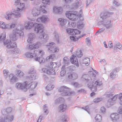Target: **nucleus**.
<instances>
[{
  "label": "nucleus",
  "instance_id": "1",
  "mask_svg": "<svg viewBox=\"0 0 122 122\" xmlns=\"http://www.w3.org/2000/svg\"><path fill=\"white\" fill-rule=\"evenodd\" d=\"M113 13L109 11H104L101 12L100 15V18L102 20H104L103 26L107 29L111 28L112 26L111 20L106 19L110 16V15L113 14Z\"/></svg>",
  "mask_w": 122,
  "mask_h": 122
},
{
  "label": "nucleus",
  "instance_id": "2",
  "mask_svg": "<svg viewBox=\"0 0 122 122\" xmlns=\"http://www.w3.org/2000/svg\"><path fill=\"white\" fill-rule=\"evenodd\" d=\"M11 111L10 107H8L6 110H2L1 112L3 116L0 117V122H10L12 121L14 117L10 113Z\"/></svg>",
  "mask_w": 122,
  "mask_h": 122
},
{
  "label": "nucleus",
  "instance_id": "3",
  "mask_svg": "<svg viewBox=\"0 0 122 122\" xmlns=\"http://www.w3.org/2000/svg\"><path fill=\"white\" fill-rule=\"evenodd\" d=\"M82 10L81 9L79 13L75 11H67L66 13V17L69 19L72 20H76L79 17L80 20H83V18L82 15Z\"/></svg>",
  "mask_w": 122,
  "mask_h": 122
},
{
  "label": "nucleus",
  "instance_id": "4",
  "mask_svg": "<svg viewBox=\"0 0 122 122\" xmlns=\"http://www.w3.org/2000/svg\"><path fill=\"white\" fill-rule=\"evenodd\" d=\"M12 34L9 35L10 38L12 41H15L17 38V35L20 36H22L24 35L23 32L21 30H20L17 27L13 28Z\"/></svg>",
  "mask_w": 122,
  "mask_h": 122
},
{
  "label": "nucleus",
  "instance_id": "5",
  "mask_svg": "<svg viewBox=\"0 0 122 122\" xmlns=\"http://www.w3.org/2000/svg\"><path fill=\"white\" fill-rule=\"evenodd\" d=\"M17 24V23L15 22L6 24L3 21H0V28L4 30L11 29L15 28Z\"/></svg>",
  "mask_w": 122,
  "mask_h": 122
},
{
  "label": "nucleus",
  "instance_id": "6",
  "mask_svg": "<svg viewBox=\"0 0 122 122\" xmlns=\"http://www.w3.org/2000/svg\"><path fill=\"white\" fill-rule=\"evenodd\" d=\"M70 90V88L65 86H61L58 89L59 92H62L61 93V95L64 96H70L73 94V92H69Z\"/></svg>",
  "mask_w": 122,
  "mask_h": 122
},
{
  "label": "nucleus",
  "instance_id": "7",
  "mask_svg": "<svg viewBox=\"0 0 122 122\" xmlns=\"http://www.w3.org/2000/svg\"><path fill=\"white\" fill-rule=\"evenodd\" d=\"M102 84V81H97L95 82H93L92 84H88L87 85V86L91 91L95 92L97 91V87L101 86Z\"/></svg>",
  "mask_w": 122,
  "mask_h": 122
},
{
  "label": "nucleus",
  "instance_id": "8",
  "mask_svg": "<svg viewBox=\"0 0 122 122\" xmlns=\"http://www.w3.org/2000/svg\"><path fill=\"white\" fill-rule=\"evenodd\" d=\"M55 46V43L53 42L48 43L46 45L48 48V51L52 53H55L58 51L59 48Z\"/></svg>",
  "mask_w": 122,
  "mask_h": 122
},
{
  "label": "nucleus",
  "instance_id": "9",
  "mask_svg": "<svg viewBox=\"0 0 122 122\" xmlns=\"http://www.w3.org/2000/svg\"><path fill=\"white\" fill-rule=\"evenodd\" d=\"M4 44L6 47L8 48H14L16 46V44L15 42L12 41L10 40H7L4 42Z\"/></svg>",
  "mask_w": 122,
  "mask_h": 122
},
{
  "label": "nucleus",
  "instance_id": "10",
  "mask_svg": "<svg viewBox=\"0 0 122 122\" xmlns=\"http://www.w3.org/2000/svg\"><path fill=\"white\" fill-rule=\"evenodd\" d=\"M26 82L23 83H17L16 84L15 87L18 90H21L24 91H26Z\"/></svg>",
  "mask_w": 122,
  "mask_h": 122
},
{
  "label": "nucleus",
  "instance_id": "11",
  "mask_svg": "<svg viewBox=\"0 0 122 122\" xmlns=\"http://www.w3.org/2000/svg\"><path fill=\"white\" fill-rule=\"evenodd\" d=\"M77 74L75 72L69 73L68 74L67 79L69 81L75 80L77 79Z\"/></svg>",
  "mask_w": 122,
  "mask_h": 122
},
{
  "label": "nucleus",
  "instance_id": "12",
  "mask_svg": "<svg viewBox=\"0 0 122 122\" xmlns=\"http://www.w3.org/2000/svg\"><path fill=\"white\" fill-rule=\"evenodd\" d=\"M26 91L28 89L30 88L31 89H34L37 86V83L36 82H33L29 83L27 82H26Z\"/></svg>",
  "mask_w": 122,
  "mask_h": 122
},
{
  "label": "nucleus",
  "instance_id": "13",
  "mask_svg": "<svg viewBox=\"0 0 122 122\" xmlns=\"http://www.w3.org/2000/svg\"><path fill=\"white\" fill-rule=\"evenodd\" d=\"M34 30L37 33L43 32V29L42 25L41 24L36 23Z\"/></svg>",
  "mask_w": 122,
  "mask_h": 122
},
{
  "label": "nucleus",
  "instance_id": "14",
  "mask_svg": "<svg viewBox=\"0 0 122 122\" xmlns=\"http://www.w3.org/2000/svg\"><path fill=\"white\" fill-rule=\"evenodd\" d=\"M39 42H37L31 44L30 45H28L27 46L28 47V49L30 50H34L38 48L41 45Z\"/></svg>",
  "mask_w": 122,
  "mask_h": 122
},
{
  "label": "nucleus",
  "instance_id": "15",
  "mask_svg": "<svg viewBox=\"0 0 122 122\" xmlns=\"http://www.w3.org/2000/svg\"><path fill=\"white\" fill-rule=\"evenodd\" d=\"M42 71L44 73L50 75H54L55 73V70L52 69L44 68L42 69Z\"/></svg>",
  "mask_w": 122,
  "mask_h": 122
},
{
  "label": "nucleus",
  "instance_id": "16",
  "mask_svg": "<svg viewBox=\"0 0 122 122\" xmlns=\"http://www.w3.org/2000/svg\"><path fill=\"white\" fill-rule=\"evenodd\" d=\"M70 60L72 64L75 65L77 67H79V65L77 58L74 55H72V57L70 58Z\"/></svg>",
  "mask_w": 122,
  "mask_h": 122
},
{
  "label": "nucleus",
  "instance_id": "17",
  "mask_svg": "<svg viewBox=\"0 0 122 122\" xmlns=\"http://www.w3.org/2000/svg\"><path fill=\"white\" fill-rule=\"evenodd\" d=\"M36 24V23H34L30 21L27 22H25L24 24V26L26 29H29L35 26Z\"/></svg>",
  "mask_w": 122,
  "mask_h": 122
},
{
  "label": "nucleus",
  "instance_id": "18",
  "mask_svg": "<svg viewBox=\"0 0 122 122\" xmlns=\"http://www.w3.org/2000/svg\"><path fill=\"white\" fill-rule=\"evenodd\" d=\"M4 17L6 19L9 20L11 18H13V14L12 12L10 11H7L4 15Z\"/></svg>",
  "mask_w": 122,
  "mask_h": 122
},
{
  "label": "nucleus",
  "instance_id": "19",
  "mask_svg": "<svg viewBox=\"0 0 122 122\" xmlns=\"http://www.w3.org/2000/svg\"><path fill=\"white\" fill-rule=\"evenodd\" d=\"M49 20V18L46 15H42V17L38 18L37 19V22L45 23Z\"/></svg>",
  "mask_w": 122,
  "mask_h": 122
},
{
  "label": "nucleus",
  "instance_id": "20",
  "mask_svg": "<svg viewBox=\"0 0 122 122\" xmlns=\"http://www.w3.org/2000/svg\"><path fill=\"white\" fill-rule=\"evenodd\" d=\"M28 37L27 40V42L28 43H31L34 40L36 36L33 33H31L28 34Z\"/></svg>",
  "mask_w": 122,
  "mask_h": 122
},
{
  "label": "nucleus",
  "instance_id": "21",
  "mask_svg": "<svg viewBox=\"0 0 122 122\" xmlns=\"http://www.w3.org/2000/svg\"><path fill=\"white\" fill-rule=\"evenodd\" d=\"M118 94L115 95L112 98L108 100L106 104V106L108 107H110V106L112 105L111 104L112 101H115L117 99L118 97Z\"/></svg>",
  "mask_w": 122,
  "mask_h": 122
},
{
  "label": "nucleus",
  "instance_id": "22",
  "mask_svg": "<svg viewBox=\"0 0 122 122\" xmlns=\"http://www.w3.org/2000/svg\"><path fill=\"white\" fill-rule=\"evenodd\" d=\"M110 117L112 119V121L113 122H118L119 116L118 114L116 113L112 114L111 115Z\"/></svg>",
  "mask_w": 122,
  "mask_h": 122
},
{
  "label": "nucleus",
  "instance_id": "23",
  "mask_svg": "<svg viewBox=\"0 0 122 122\" xmlns=\"http://www.w3.org/2000/svg\"><path fill=\"white\" fill-rule=\"evenodd\" d=\"M40 13V10H38V7L34 8L32 9V14L34 16H38Z\"/></svg>",
  "mask_w": 122,
  "mask_h": 122
},
{
  "label": "nucleus",
  "instance_id": "24",
  "mask_svg": "<svg viewBox=\"0 0 122 122\" xmlns=\"http://www.w3.org/2000/svg\"><path fill=\"white\" fill-rule=\"evenodd\" d=\"M10 82L11 84H12L15 82L17 79V77L12 74H10L9 76Z\"/></svg>",
  "mask_w": 122,
  "mask_h": 122
},
{
  "label": "nucleus",
  "instance_id": "25",
  "mask_svg": "<svg viewBox=\"0 0 122 122\" xmlns=\"http://www.w3.org/2000/svg\"><path fill=\"white\" fill-rule=\"evenodd\" d=\"M81 0H77L72 5V7L73 9L78 8L81 5Z\"/></svg>",
  "mask_w": 122,
  "mask_h": 122
},
{
  "label": "nucleus",
  "instance_id": "26",
  "mask_svg": "<svg viewBox=\"0 0 122 122\" xmlns=\"http://www.w3.org/2000/svg\"><path fill=\"white\" fill-rule=\"evenodd\" d=\"M58 20L59 24L62 26L66 25L68 22V20L63 18H59Z\"/></svg>",
  "mask_w": 122,
  "mask_h": 122
},
{
  "label": "nucleus",
  "instance_id": "27",
  "mask_svg": "<svg viewBox=\"0 0 122 122\" xmlns=\"http://www.w3.org/2000/svg\"><path fill=\"white\" fill-rule=\"evenodd\" d=\"M113 47L114 51H116L117 48L120 50L122 49V46L121 44L118 42H115V44L113 45Z\"/></svg>",
  "mask_w": 122,
  "mask_h": 122
},
{
  "label": "nucleus",
  "instance_id": "28",
  "mask_svg": "<svg viewBox=\"0 0 122 122\" xmlns=\"http://www.w3.org/2000/svg\"><path fill=\"white\" fill-rule=\"evenodd\" d=\"M39 38L44 42H45L48 39V37L47 34L44 33L43 34L40 35L39 37Z\"/></svg>",
  "mask_w": 122,
  "mask_h": 122
},
{
  "label": "nucleus",
  "instance_id": "29",
  "mask_svg": "<svg viewBox=\"0 0 122 122\" xmlns=\"http://www.w3.org/2000/svg\"><path fill=\"white\" fill-rule=\"evenodd\" d=\"M119 69L116 68L114 69L112 71L110 74V77L112 79L115 78L116 76V73L117 72L118 70Z\"/></svg>",
  "mask_w": 122,
  "mask_h": 122
},
{
  "label": "nucleus",
  "instance_id": "30",
  "mask_svg": "<svg viewBox=\"0 0 122 122\" xmlns=\"http://www.w3.org/2000/svg\"><path fill=\"white\" fill-rule=\"evenodd\" d=\"M21 12V11H19V10H18L17 8L14 10H13L12 12L13 17L14 16L16 17H20L21 16L20 12Z\"/></svg>",
  "mask_w": 122,
  "mask_h": 122
},
{
  "label": "nucleus",
  "instance_id": "31",
  "mask_svg": "<svg viewBox=\"0 0 122 122\" xmlns=\"http://www.w3.org/2000/svg\"><path fill=\"white\" fill-rule=\"evenodd\" d=\"M81 78H82L83 80H86L87 81H91V78L88 74H84L82 75Z\"/></svg>",
  "mask_w": 122,
  "mask_h": 122
},
{
  "label": "nucleus",
  "instance_id": "32",
  "mask_svg": "<svg viewBox=\"0 0 122 122\" xmlns=\"http://www.w3.org/2000/svg\"><path fill=\"white\" fill-rule=\"evenodd\" d=\"M24 56L27 58H33L34 59L35 57H36L37 54H24Z\"/></svg>",
  "mask_w": 122,
  "mask_h": 122
},
{
  "label": "nucleus",
  "instance_id": "33",
  "mask_svg": "<svg viewBox=\"0 0 122 122\" xmlns=\"http://www.w3.org/2000/svg\"><path fill=\"white\" fill-rule=\"evenodd\" d=\"M90 62V59L87 57L84 58L83 59H82L81 61L82 63L85 64L86 66H88L89 65Z\"/></svg>",
  "mask_w": 122,
  "mask_h": 122
},
{
  "label": "nucleus",
  "instance_id": "34",
  "mask_svg": "<svg viewBox=\"0 0 122 122\" xmlns=\"http://www.w3.org/2000/svg\"><path fill=\"white\" fill-rule=\"evenodd\" d=\"M53 10L55 13H58L62 12V9L61 7L55 6L53 7Z\"/></svg>",
  "mask_w": 122,
  "mask_h": 122
},
{
  "label": "nucleus",
  "instance_id": "35",
  "mask_svg": "<svg viewBox=\"0 0 122 122\" xmlns=\"http://www.w3.org/2000/svg\"><path fill=\"white\" fill-rule=\"evenodd\" d=\"M67 105L64 104H62L59 106L58 108L60 112L64 111L66 108Z\"/></svg>",
  "mask_w": 122,
  "mask_h": 122
},
{
  "label": "nucleus",
  "instance_id": "36",
  "mask_svg": "<svg viewBox=\"0 0 122 122\" xmlns=\"http://www.w3.org/2000/svg\"><path fill=\"white\" fill-rule=\"evenodd\" d=\"M37 57L35 58V59L36 61H39L40 64H41L42 63H44L45 61V60L42 57H38V56L37 54Z\"/></svg>",
  "mask_w": 122,
  "mask_h": 122
},
{
  "label": "nucleus",
  "instance_id": "37",
  "mask_svg": "<svg viewBox=\"0 0 122 122\" xmlns=\"http://www.w3.org/2000/svg\"><path fill=\"white\" fill-rule=\"evenodd\" d=\"M17 6V9L18 10H19V11H21L24 9L25 7V4L23 3H20Z\"/></svg>",
  "mask_w": 122,
  "mask_h": 122
},
{
  "label": "nucleus",
  "instance_id": "38",
  "mask_svg": "<svg viewBox=\"0 0 122 122\" xmlns=\"http://www.w3.org/2000/svg\"><path fill=\"white\" fill-rule=\"evenodd\" d=\"M86 34H84L82 35L81 36H78V37H74V36H70V39L71 40L74 41H75L77 40L79 38L82 37L83 36H85Z\"/></svg>",
  "mask_w": 122,
  "mask_h": 122
},
{
  "label": "nucleus",
  "instance_id": "39",
  "mask_svg": "<svg viewBox=\"0 0 122 122\" xmlns=\"http://www.w3.org/2000/svg\"><path fill=\"white\" fill-rule=\"evenodd\" d=\"M24 75V73L20 70H18L16 71V75L18 77H22Z\"/></svg>",
  "mask_w": 122,
  "mask_h": 122
},
{
  "label": "nucleus",
  "instance_id": "40",
  "mask_svg": "<svg viewBox=\"0 0 122 122\" xmlns=\"http://www.w3.org/2000/svg\"><path fill=\"white\" fill-rule=\"evenodd\" d=\"M6 37V33L3 32L0 33V41H3L5 39Z\"/></svg>",
  "mask_w": 122,
  "mask_h": 122
},
{
  "label": "nucleus",
  "instance_id": "41",
  "mask_svg": "<svg viewBox=\"0 0 122 122\" xmlns=\"http://www.w3.org/2000/svg\"><path fill=\"white\" fill-rule=\"evenodd\" d=\"M84 26L83 22L81 21L77 23V27L79 29H82Z\"/></svg>",
  "mask_w": 122,
  "mask_h": 122
},
{
  "label": "nucleus",
  "instance_id": "42",
  "mask_svg": "<svg viewBox=\"0 0 122 122\" xmlns=\"http://www.w3.org/2000/svg\"><path fill=\"white\" fill-rule=\"evenodd\" d=\"M55 57V54H51L50 56L47 57L46 58V61H49L51 60H52L54 59V58Z\"/></svg>",
  "mask_w": 122,
  "mask_h": 122
},
{
  "label": "nucleus",
  "instance_id": "43",
  "mask_svg": "<svg viewBox=\"0 0 122 122\" xmlns=\"http://www.w3.org/2000/svg\"><path fill=\"white\" fill-rule=\"evenodd\" d=\"M53 35L54 36L55 38L57 43H58L59 42V36L58 33L56 32H54Z\"/></svg>",
  "mask_w": 122,
  "mask_h": 122
},
{
  "label": "nucleus",
  "instance_id": "44",
  "mask_svg": "<svg viewBox=\"0 0 122 122\" xmlns=\"http://www.w3.org/2000/svg\"><path fill=\"white\" fill-rule=\"evenodd\" d=\"M95 119L97 122L101 121L102 120V117L99 114H97L95 117Z\"/></svg>",
  "mask_w": 122,
  "mask_h": 122
},
{
  "label": "nucleus",
  "instance_id": "45",
  "mask_svg": "<svg viewBox=\"0 0 122 122\" xmlns=\"http://www.w3.org/2000/svg\"><path fill=\"white\" fill-rule=\"evenodd\" d=\"M54 87V85H52L51 84H49L46 87V89L47 91H50L52 90Z\"/></svg>",
  "mask_w": 122,
  "mask_h": 122
},
{
  "label": "nucleus",
  "instance_id": "46",
  "mask_svg": "<svg viewBox=\"0 0 122 122\" xmlns=\"http://www.w3.org/2000/svg\"><path fill=\"white\" fill-rule=\"evenodd\" d=\"M57 63L55 62H50L49 63V65L51 67L54 68L57 67Z\"/></svg>",
  "mask_w": 122,
  "mask_h": 122
},
{
  "label": "nucleus",
  "instance_id": "47",
  "mask_svg": "<svg viewBox=\"0 0 122 122\" xmlns=\"http://www.w3.org/2000/svg\"><path fill=\"white\" fill-rule=\"evenodd\" d=\"M72 33L73 34H72V35H75L80 34L81 31L78 30L77 29H73Z\"/></svg>",
  "mask_w": 122,
  "mask_h": 122
},
{
  "label": "nucleus",
  "instance_id": "48",
  "mask_svg": "<svg viewBox=\"0 0 122 122\" xmlns=\"http://www.w3.org/2000/svg\"><path fill=\"white\" fill-rule=\"evenodd\" d=\"M43 109L44 110L45 113L46 115H47L49 111L48 110V107L46 105H45L44 106Z\"/></svg>",
  "mask_w": 122,
  "mask_h": 122
},
{
  "label": "nucleus",
  "instance_id": "49",
  "mask_svg": "<svg viewBox=\"0 0 122 122\" xmlns=\"http://www.w3.org/2000/svg\"><path fill=\"white\" fill-rule=\"evenodd\" d=\"M4 75L5 78H7L9 72L8 71L7 69H5L3 71Z\"/></svg>",
  "mask_w": 122,
  "mask_h": 122
},
{
  "label": "nucleus",
  "instance_id": "50",
  "mask_svg": "<svg viewBox=\"0 0 122 122\" xmlns=\"http://www.w3.org/2000/svg\"><path fill=\"white\" fill-rule=\"evenodd\" d=\"M73 31V29H71L70 28L67 29H66V31L67 33L71 35H72V34H73V33H72Z\"/></svg>",
  "mask_w": 122,
  "mask_h": 122
},
{
  "label": "nucleus",
  "instance_id": "51",
  "mask_svg": "<svg viewBox=\"0 0 122 122\" xmlns=\"http://www.w3.org/2000/svg\"><path fill=\"white\" fill-rule=\"evenodd\" d=\"M46 7L45 6L42 5L40 7V10H41L43 13H45L46 12V11L45 10Z\"/></svg>",
  "mask_w": 122,
  "mask_h": 122
},
{
  "label": "nucleus",
  "instance_id": "52",
  "mask_svg": "<svg viewBox=\"0 0 122 122\" xmlns=\"http://www.w3.org/2000/svg\"><path fill=\"white\" fill-rule=\"evenodd\" d=\"M42 3L46 5H49L50 4V0H42Z\"/></svg>",
  "mask_w": 122,
  "mask_h": 122
},
{
  "label": "nucleus",
  "instance_id": "53",
  "mask_svg": "<svg viewBox=\"0 0 122 122\" xmlns=\"http://www.w3.org/2000/svg\"><path fill=\"white\" fill-rule=\"evenodd\" d=\"M63 61L64 63L68 64L69 63V59L66 57H65L63 59Z\"/></svg>",
  "mask_w": 122,
  "mask_h": 122
},
{
  "label": "nucleus",
  "instance_id": "54",
  "mask_svg": "<svg viewBox=\"0 0 122 122\" xmlns=\"http://www.w3.org/2000/svg\"><path fill=\"white\" fill-rule=\"evenodd\" d=\"M62 122H67V118L66 116L63 115L62 116L61 118Z\"/></svg>",
  "mask_w": 122,
  "mask_h": 122
},
{
  "label": "nucleus",
  "instance_id": "55",
  "mask_svg": "<svg viewBox=\"0 0 122 122\" xmlns=\"http://www.w3.org/2000/svg\"><path fill=\"white\" fill-rule=\"evenodd\" d=\"M102 100L101 98H96L93 100V102L95 103H97L101 101Z\"/></svg>",
  "mask_w": 122,
  "mask_h": 122
},
{
  "label": "nucleus",
  "instance_id": "56",
  "mask_svg": "<svg viewBox=\"0 0 122 122\" xmlns=\"http://www.w3.org/2000/svg\"><path fill=\"white\" fill-rule=\"evenodd\" d=\"M35 73V71L33 68L31 69L29 71L28 73L30 74H34Z\"/></svg>",
  "mask_w": 122,
  "mask_h": 122
},
{
  "label": "nucleus",
  "instance_id": "57",
  "mask_svg": "<svg viewBox=\"0 0 122 122\" xmlns=\"http://www.w3.org/2000/svg\"><path fill=\"white\" fill-rule=\"evenodd\" d=\"M82 108L84 109L86 111L89 113V109L88 106H87L85 107H82Z\"/></svg>",
  "mask_w": 122,
  "mask_h": 122
},
{
  "label": "nucleus",
  "instance_id": "58",
  "mask_svg": "<svg viewBox=\"0 0 122 122\" xmlns=\"http://www.w3.org/2000/svg\"><path fill=\"white\" fill-rule=\"evenodd\" d=\"M12 53H19L20 52L19 49H15L14 51H12Z\"/></svg>",
  "mask_w": 122,
  "mask_h": 122
},
{
  "label": "nucleus",
  "instance_id": "59",
  "mask_svg": "<svg viewBox=\"0 0 122 122\" xmlns=\"http://www.w3.org/2000/svg\"><path fill=\"white\" fill-rule=\"evenodd\" d=\"M62 98H59L56 100L55 101V103L57 104L61 102L62 101Z\"/></svg>",
  "mask_w": 122,
  "mask_h": 122
},
{
  "label": "nucleus",
  "instance_id": "60",
  "mask_svg": "<svg viewBox=\"0 0 122 122\" xmlns=\"http://www.w3.org/2000/svg\"><path fill=\"white\" fill-rule=\"evenodd\" d=\"M114 94L108 92L107 94L106 97L109 98H111L112 97Z\"/></svg>",
  "mask_w": 122,
  "mask_h": 122
},
{
  "label": "nucleus",
  "instance_id": "61",
  "mask_svg": "<svg viewBox=\"0 0 122 122\" xmlns=\"http://www.w3.org/2000/svg\"><path fill=\"white\" fill-rule=\"evenodd\" d=\"M114 4L116 6H118L120 5V3L115 0L113 2Z\"/></svg>",
  "mask_w": 122,
  "mask_h": 122
},
{
  "label": "nucleus",
  "instance_id": "62",
  "mask_svg": "<svg viewBox=\"0 0 122 122\" xmlns=\"http://www.w3.org/2000/svg\"><path fill=\"white\" fill-rule=\"evenodd\" d=\"M36 75L35 74H33L30 75V79L31 80H35L36 79Z\"/></svg>",
  "mask_w": 122,
  "mask_h": 122
},
{
  "label": "nucleus",
  "instance_id": "63",
  "mask_svg": "<svg viewBox=\"0 0 122 122\" xmlns=\"http://www.w3.org/2000/svg\"><path fill=\"white\" fill-rule=\"evenodd\" d=\"M20 0H14V2L15 5V6H17L20 3Z\"/></svg>",
  "mask_w": 122,
  "mask_h": 122
},
{
  "label": "nucleus",
  "instance_id": "64",
  "mask_svg": "<svg viewBox=\"0 0 122 122\" xmlns=\"http://www.w3.org/2000/svg\"><path fill=\"white\" fill-rule=\"evenodd\" d=\"M86 42L88 45V46L90 45V41L89 38H86Z\"/></svg>",
  "mask_w": 122,
  "mask_h": 122
}]
</instances>
